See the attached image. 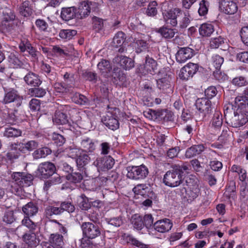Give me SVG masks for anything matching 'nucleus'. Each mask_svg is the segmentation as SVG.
I'll list each match as a JSON object with an SVG mask.
<instances>
[{"label": "nucleus", "mask_w": 248, "mask_h": 248, "mask_svg": "<svg viewBox=\"0 0 248 248\" xmlns=\"http://www.w3.org/2000/svg\"><path fill=\"white\" fill-rule=\"evenodd\" d=\"M198 69V64L189 62L181 68L179 77L182 80H188L197 73Z\"/></svg>", "instance_id": "obj_10"}, {"label": "nucleus", "mask_w": 248, "mask_h": 248, "mask_svg": "<svg viewBox=\"0 0 248 248\" xmlns=\"http://www.w3.org/2000/svg\"><path fill=\"white\" fill-rule=\"evenodd\" d=\"M29 94L37 97H43L46 93V90L42 88H33L29 90Z\"/></svg>", "instance_id": "obj_49"}, {"label": "nucleus", "mask_w": 248, "mask_h": 248, "mask_svg": "<svg viewBox=\"0 0 248 248\" xmlns=\"http://www.w3.org/2000/svg\"><path fill=\"white\" fill-rule=\"evenodd\" d=\"M97 68L100 72L107 77L110 72L112 67L109 61L102 59L97 64Z\"/></svg>", "instance_id": "obj_30"}, {"label": "nucleus", "mask_w": 248, "mask_h": 248, "mask_svg": "<svg viewBox=\"0 0 248 248\" xmlns=\"http://www.w3.org/2000/svg\"><path fill=\"white\" fill-rule=\"evenodd\" d=\"M188 189L186 190V188L183 187L181 190V193L183 194V191L186 192L187 196H188V200H193L196 199L200 193V189L198 186L196 184L191 186L187 185Z\"/></svg>", "instance_id": "obj_24"}, {"label": "nucleus", "mask_w": 248, "mask_h": 248, "mask_svg": "<svg viewBox=\"0 0 248 248\" xmlns=\"http://www.w3.org/2000/svg\"><path fill=\"white\" fill-rule=\"evenodd\" d=\"M188 169L186 166L173 165L171 169L164 176L163 183L166 186L174 187L180 186L183 182V173Z\"/></svg>", "instance_id": "obj_2"}, {"label": "nucleus", "mask_w": 248, "mask_h": 248, "mask_svg": "<svg viewBox=\"0 0 248 248\" xmlns=\"http://www.w3.org/2000/svg\"><path fill=\"white\" fill-rule=\"evenodd\" d=\"M51 153V150L50 148L46 147H43L35 150L32 153V156L34 159H38L45 158Z\"/></svg>", "instance_id": "obj_33"}, {"label": "nucleus", "mask_w": 248, "mask_h": 248, "mask_svg": "<svg viewBox=\"0 0 248 248\" xmlns=\"http://www.w3.org/2000/svg\"><path fill=\"white\" fill-rule=\"evenodd\" d=\"M70 87L71 86L68 84L64 82L56 83L54 84L55 89L59 93L66 92L68 90V88Z\"/></svg>", "instance_id": "obj_58"}, {"label": "nucleus", "mask_w": 248, "mask_h": 248, "mask_svg": "<svg viewBox=\"0 0 248 248\" xmlns=\"http://www.w3.org/2000/svg\"><path fill=\"white\" fill-rule=\"evenodd\" d=\"M204 150V147L203 145H194L187 149L185 155L186 157L190 158L200 154Z\"/></svg>", "instance_id": "obj_29"}, {"label": "nucleus", "mask_w": 248, "mask_h": 248, "mask_svg": "<svg viewBox=\"0 0 248 248\" xmlns=\"http://www.w3.org/2000/svg\"><path fill=\"white\" fill-rule=\"evenodd\" d=\"M113 78V82L119 86L124 85L126 80V76L122 71L119 70L118 72H113L111 75Z\"/></svg>", "instance_id": "obj_36"}, {"label": "nucleus", "mask_w": 248, "mask_h": 248, "mask_svg": "<svg viewBox=\"0 0 248 248\" xmlns=\"http://www.w3.org/2000/svg\"><path fill=\"white\" fill-rule=\"evenodd\" d=\"M220 7L225 14L228 15L234 14L238 9L236 4L232 1L222 0Z\"/></svg>", "instance_id": "obj_22"}, {"label": "nucleus", "mask_w": 248, "mask_h": 248, "mask_svg": "<svg viewBox=\"0 0 248 248\" xmlns=\"http://www.w3.org/2000/svg\"><path fill=\"white\" fill-rule=\"evenodd\" d=\"M131 222L134 228L137 230H141L144 226L142 217L138 214L133 215L131 218Z\"/></svg>", "instance_id": "obj_38"}, {"label": "nucleus", "mask_w": 248, "mask_h": 248, "mask_svg": "<svg viewBox=\"0 0 248 248\" xmlns=\"http://www.w3.org/2000/svg\"><path fill=\"white\" fill-rule=\"evenodd\" d=\"M72 101L81 106H89L90 100L85 95L78 93H75L72 97Z\"/></svg>", "instance_id": "obj_31"}, {"label": "nucleus", "mask_w": 248, "mask_h": 248, "mask_svg": "<svg viewBox=\"0 0 248 248\" xmlns=\"http://www.w3.org/2000/svg\"><path fill=\"white\" fill-rule=\"evenodd\" d=\"M171 80V76L166 74L164 77L156 80L157 87L163 91L167 90L170 87Z\"/></svg>", "instance_id": "obj_25"}, {"label": "nucleus", "mask_w": 248, "mask_h": 248, "mask_svg": "<svg viewBox=\"0 0 248 248\" xmlns=\"http://www.w3.org/2000/svg\"><path fill=\"white\" fill-rule=\"evenodd\" d=\"M113 62L119 64L125 70L130 69L134 66V62L131 59L123 55L116 56L113 59Z\"/></svg>", "instance_id": "obj_16"}, {"label": "nucleus", "mask_w": 248, "mask_h": 248, "mask_svg": "<svg viewBox=\"0 0 248 248\" xmlns=\"http://www.w3.org/2000/svg\"><path fill=\"white\" fill-rule=\"evenodd\" d=\"M1 11H0V14L1 13V30L4 33L11 32L15 28L13 21L15 18V16L10 9L5 8L1 9Z\"/></svg>", "instance_id": "obj_5"}, {"label": "nucleus", "mask_w": 248, "mask_h": 248, "mask_svg": "<svg viewBox=\"0 0 248 248\" xmlns=\"http://www.w3.org/2000/svg\"><path fill=\"white\" fill-rule=\"evenodd\" d=\"M225 39L220 36L212 38L210 42V46L212 48H217L224 44Z\"/></svg>", "instance_id": "obj_47"}, {"label": "nucleus", "mask_w": 248, "mask_h": 248, "mask_svg": "<svg viewBox=\"0 0 248 248\" xmlns=\"http://www.w3.org/2000/svg\"><path fill=\"white\" fill-rule=\"evenodd\" d=\"M155 230L164 233L169 231L172 227V223L169 219L165 218L156 221L153 225Z\"/></svg>", "instance_id": "obj_14"}, {"label": "nucleus", "mask_w": 248, "mask_h": 248, "mask_svg": "<svg viewBox=\"0 0 248 248\" xmlns=\"http://www.w3.org/2000/svg\"><path fill=\"white\" fill-rule=\"evenodd\" d=\"M77 31L74 30H62L59 32V36L62 39L70 40L77 34Z\"/></svg>", "instance_id": "obj_45"}, {"label": "nucleus", "mask_w": 248, "mask_h": 248, "mask_svg": "<svg viewBox=\"0 0 248 248\" xmlns=\"http://www.w3.org/2000/svg\"><path fill=\"white\" fill-rule=\"evenodd\" d=\"M199 33L203 37H209L214 31L213 26L211 24L204 23L199 28Z\"/></svg>", "instance_id": "obj_34"}, {"label": "nucleus", "mask_w": 248, "mask_h": 248, "mask_svg": "<svg viewBox=\"0 0 248 248\" xmlns=\"http://www.w3.org/2000/svg\"><path fill=\"white\" fill-rule=\"evenodd\" d=\"M66 179L71 183H78L83 179V175L79 172H72L66 175Z\"/></svg>", "instance_id": "obj_41"}, {"label": "nucleus", "mask_w": 248, "mask_h": 248, "mask_svg": "<svg viewBox=\"0 0 248 248\" xmlns=\"http://www.w3.org/2000/svg\"><path fill=\"white\" fill-rule=\"evenodd\" d=\"M209 2L206 0H202L199 3L198 13L200 16L206 15L208 11Z\"/></svg>", "instance_id": "obj_46"}, {"label": "nucleus", "mask_w": 248, "mask_h": 248, "mask_svg": "<svg viewBox=\"0 0 248 248\" xmlns=\"http://www.w3.org/2000/svg\"><path fill=\"white\" fill-rule=\"evenodd\" d=\"M16 218L12 211H9L6 212L3 218V221L9 224L14 222Z\"/></svg>", "instance_id": "obj_60"}, {"label": "nucleus", "mask_w": 248, "mask_h": 248, "mask_svg": "<svg viewBox=\"0 0 248 248\" xmlns=\"http://www.w3.org/2000/svg\"><path fill=\"white\" fill-rule=\"evenodd\" d=\"M19 48L22 52L27 51L34 60L37 59L38 54L39 53L32 46L27 40H22L19 45Z\"/></svg>", "instance_id": "obj_18"}, {"label": "nucleus", "mask_w": 248, "mask_h": 248, "mask_svg": "<svg viewBox=\"0 0 248 248\" xmlns=\"http://www.w3.org/2000/svg\"><path fill=\"white\" fill-rule=\"evenodd\" d=\"M52 139L54 142L59 146L62 145L65 141V139L63 136L56 133H54L52 134Z\"/></svg>", "instance_id": "obj_56"}, {"label": "nucleus", "mask_w": 248, "mask_h": 248, "mask_svg": "<svg viewBox=\"0 0 248 248\" xmlns=\"http://www.w3.org/2000/svg\"><path fill=\"white\" fill-rule=\"evenodd\" d=\"M81 201L79 202V207L82 210H87L91 207L88 199L84 195L81 196Z\"/></svg>", "instance_id": "obj_59"}, {"label": "nucleus", "mask_w": 248, "mask_h": 248, "mask_svg": "<svg viewBox=\"0 0 248 248\" xmlns=\"http://www.w3.org/2000/svg\"><path fill=\"white\" fill-rule=\"evenodd\" d=\"M107 221L109 224L115 227H119L123 223L122 217L120 216L107 218Z\"/></svg>", "instance_id": "obj_55"}, {"label": "nucleus", "mask_w": 248, "mask_h": 248, "mask_svg": "<svg viewBox=\"0 0 248 248\" xmlns=\"http://www.w3.org/2000/svg\"><path fill=\"white\" fill-rule=\"evenodd\" d=\"M81 147L85 152H92L95 149V145L90 138H86L82 140Z\"/></svg>", "instance_id": "obj_35"}, {"label": "nucleus", "mask_w": 248, "mask_h": 248, "mask_svg": "<svg viewBox=\"0 0 248 248\" xmlns=\"http://www.w3.org/2000/svg\"><path fill=\"white\" fill-rule=\"evenodd\" d=\"M127 242L140 248H147L146 245L139 241L132 236H128L127 237Z\"/></svg>", "instance_id": "obj_57"}, {"label": "nucleus", "mask_w": 248, "mask_h": 248, "mask_svg": "<svg viewBox=\"0 0 248 248\" xmlns=\"http://www.w3.org/2000/svg\"><path fill=\"white\" fill-rule=\"evenodd\" d=\"M24 81L29 85L38 87L42 83L39 76L33 73L29 72L24 78Z\"/></svg>", "instance_id": "obj_23"}, {"label": "nucleus", "mask_w": 248, "mask_h": 248, "mask_svg": "<svg viewBox=\"0 0 248 248\" xmlns=\"http://www.w3.org/2000/svg\"><path fill=\"white\" fill-rule=\"evenodd\" d=\"M60 209H62V213L64 211H67L69 213H73L75 210V206L69 202H63L61 203Z\"/></svg>", "instance_id": "obj_51"}, {"label": "nucleus", "mask_w": 248, "mask_h": 248, "mask_svg": "<svg viewBox=\"0 0 248 248\" xmlns=\"http://www.w3.org/2000/svg\"><path fill=\"white\" fill-rule=\"evenodd\" d=\"M144 70L142 72L146 74L150 73L155 74L156 73L157 64L156 62L148 56L146 57L145 64L143 65Z\"/></svg>", "instance_id": "obj_20"}, {"label": "nucleus", "mask_w": 248, "mask_h": 248, "mask_svg": "<svg viewBox=\"0 0 248 248\" xmlns=\"http://www.w3.org/2000/svg\"><path fill=\"white\" fill-rule=\"evenodd\" d=\"M91 2L88 1H82L78 9L76 8V17L79 19L85 18L89 15L91 11Z\"/></svg>", "instance_id": "obj_15"}, {"label": "nucleus", "mask_w": 248, "mask_h": 248, "mask_svg": "<svg viewBox=\"0 0 248 248\" xmlns=\"http://www.w3.org/2000/svg\"><path fill=\"white\" fill-rule=\"evenodd\" d=\"M196 107L202 113V117H205L211 111V101L206 98L198 99L196 102Z\"/></svg>", "instance_id": "obj_12"}, {"label": "nucleus", "mask_w": 248, "mask_h": 248, "mask_svg": "<svg viewBox=\"0 0 248 248\" xmlns=\"http://www.w3.org/2000/svg\"><path fill=\"white\" fill-rule=\"evenodd\" d=\"M22 132L20 129L14 127L6 128L4 133V136L7 138H14L20 136Z\"/></svg>", "instance_id": "obj_43"}, {"label": "nucleus", "mask_w": 248, "mask_h": 248, "mask_svg": "<svg viewBox=\"0 0 248 248\" xmlns=\"http://www.w3.org/2000/svg\"><path fill=\"white\" fill-rule=\"evenodd\" d=\"M12 192L16 194L21 190V187L29 186L32 183L33 177L30 174L15 172L12 174Z\"/></svg>", "instance_id": "obj_3"}, {"label": "nucleus", "mask_w": 248, "mask_h": 248, "mask_svg": "<svg viewBox=\"0 0 248 248\" xmlns=\"http://www.w3.org/2000/svg\"><path fill=\"white\" fill-rule=\"evenodd\" d=\"M81 227L83 235L88 239L95 238L101 234L100 228L92 222H84L82 223Z\"/></svg>", "instance_id": "obj_6"}, {"label": "nucleus", "mask_w": 248, "mask_h": 248, "mask_svg": "<svg viewBox=\"0 0 248 248\" xmlns=\"http://www.w3.org/2000/svg\"><path fill=\"white\" fill-rule=\"evenodd\" d=\"M22 224L30 229V232H34L36 227V225L32 222L29 217H25L22 221Z\"/></svg>", "instance_id": "obj_54"}, {"label": "nucleus", "mask_w": 248, "mask_h": 248, "mask_svg": "<svg viewBox=\"0 0 248 248\" xmlns=\"http://www.w3.org/2000/svg\"><path fill=\"white\" fill-rule=\"evenodd\" d=\"M222 124V116L219 112H217L214 114L212 119V125L217 130L219 129Z\"/></svg>", "instance_id": "obj_42"}, {"label": "nucleus", "mask_w": 248, "mask_h": 248, "mask_svg": "<svg viewBox=\"0 0 248 248\" xmlns=\"http://www.w3.org/2000/svg\"><path fill=\"white\" fill-rule=\"evenodd\" d=\"M90 160L89 156L85 153L80 154L77 159V163L78 165L80 167H83L88 164Z\"/></svg>", "instance_id": "obj_48"}, {"label": "nucleus", "mask_w": 248, "mask_h": 248, "mask_svg": "<svg viewBox=\"0 0 248 248\" xmlns=\"http://www.w3.org/2000/svg\"><path fill=\"white\" fill-rule=\"evenodd\" d=\"M157 2L155 1H153L149 4L146 12L148 16H153L156 15L157 13Z\"/></svg>", "instance_id": "obj_50"}, {"label": "nucleus", "mask_w": 248, "mask_h": 248, "mask_svg": "<svg viewBox=\"0 0 248 248\" xmlns=\"http://www.w3.org/2000/svg\"><path fill=\"white\" fill-rule=\"evenodd\" d=\"M56 171L54 164L46 162L40 164L37 170V174L42 178H48L52 176Z\"/></svg>", "instance_id": "obj_9"}, {"label": "nucleus", "mask_w": 248, "mask_h": 248, "mask_svg": "<svg viewBox=\"0 0 248 248\" xmlns=\"http://www.w3.org/2000/svg\"><path fill=\"white\" fill-rule=\"evenodd\" d=\"M45 215L47 218L50 217L53 215H58L62 213V209L60 207L53 206H48L45 209Z\"/></svg>", "instance_id": "obj_44"}, {"label": "nucleus", "mask_w": 248, "mask_h": 248, "mask_svg": "<svg viewBox=\"0 0 248 248\" xmlns=\"http://www.w3.org/2000/svg\"><path fill=\"white\" fill-rule=\"evenodd\" d=\"M224 62V58L221 56L215 54L212 57L211 66L215 68V70L213 72V74L215 78L217 79H220V73H219V69L221 65Z\"/></svg>", "instance_id": "obj_17"}, {"label": "nucleus", "mask_w": 248, "mask_h": 248, "mask_svg": "<svg viewBox=\"0 0 248 248\" xmlns=\"http://www.w3.org/2000/svg\"><path fill=\"white\" fill-rule=\"evenodd\" d=\"M49 241V243L57 248H62L64 244L62 235L58 233L51 234Z\"/></svg>", "instance_id": "obj_32"}, {"label": "nucleus", "mask_w": 248, "mask_h": 248, "mask_svg": "<svg viewBox=\"0 0 248 248\" xmlns=\"http://www.w3.org/2000/svg\"><path fill=\"white\" fill-rule=\"evenodd\" d=\"M22 240L31 248L36 247L39 243V240L34 232L25 233L22 236Z\"/></svg>", "instance_id": "obj_21"}, {"label": "nucleus", "mask_w": 248, "mask_h": 248, "mask_svg": "<svg viewBox=\"0 0 248 248\" xmlns=\"http://www.w3.org/2000/svg\"><path fill=\"white\" fill-rule=\"evenodd\" d=\"M22 100L23 97L18 93L17 91L12 89L5 94L3 102L5 104H12L15 111H16V108L21 105Z\"/></svg>", "instance_id": "obj_8"}, {"label": "nucleus", "mask_w": 248, "mask_h": 248, "mask_svg": "<svg viewBox=\"0 0 248 248\" xmlns=\"http://www.w3.org/2000/svg\"><path fill=\"white\" fill-rule=\"evenodd\" d=\"M136 44H137V52L138 53L145 50L148 47V44L143 40H137Z\"/></svg>", "instance_id": "obj_63"}, {"label": "nucleus", "mask_w": 248, "mask_h": 248, "mask_svg": "<svg viewBox=\"0 0 248 248\" xmlns=\"http://www.w3.org/2000/svg\"><path fill=\"white\" fill-rule=\"evenodd\" d=\"M93 27L97 31L101 30L104 26L103 21L101 18L96 16H93L92 18Z\"/></svg>", "instance_id": "obj_53"}, {"label": "nucleus", "mask_w": 248, "mask_h": 248, "mask_svg": "<svg viewBox=\"0 0 248 248\" xmlns=\"http://www.w3.org/2000/svg\"><path fill=\"white\" fill-rule=\"evenodd\" d=\"M23 213L28 217H31L36 214L38 211L37 204L30 202L22 207Z\"/></svg>", "instance_id": "obj_28"}, {"label": "nucleus", "mask_w": 248, "mask_h": 248, "mask_svg": "<svg viewBox=\"0 0 248 248\" xmlns=\"http://www.w3.org/2000/svg\"><path fill=\"white\" fill-rule=\"evenodd\" d=\"M93 164L98 170L105 171L112 168L114 164V160L110 156H105L97 158Z\"/></svg>", "instance_id": "obj_11"}, {"label": "nucleus", "mask_w": 248, "mask_h": 248, "mask_svg": "<svg viewBox=\"0 0 248 248\" xmlns=\"http://www.w3.org/2000/svg\"><path fill=\"white\" fill-rule=\"evenodd\" d=\"M164 19L167 24L172 27H176L179 24L181 28H186L190 22L189 14L184 13L179 8H174L168 11L164 16Z\"/></svg>", "instance_id": "obj_1"}, {"label": "nucleus", "mask_w": 248, "mask_h": 248, "mask_svg": "<svg viewBox=\"0 0 248 248\" xmlns=\"http://www.w3.org/2000/svg\"><path fill=\"white\" fill-rule=\"evenodd\" d=\"M234 104L238 108H246L248 107V98L245 96H237L235 98Z\"/></svg>", "instance_id": "obj_40"}, {"label": "nucleus", "mask_w": 248, "mask_h": 248, "mask_svg": "<svg viewBox=\"0 0 248 248\" xmlns=\"http://www.w3.org/2000/svg\"><path fill=\"white\" fill-rule=\"evenodd\" d=\"M175 29L163 27L158 30V32L166 39H170L174 36L175 33Z\"/></svg>", "instance_id": "obj_39"}, {"label": "nucleus", "mask_w": 248, "mask_h": 248, "mask_svg": "<svg viewBox=\"0 0 248 248\" xmlns=\"http://www.w3.org/2000/svg\"><path fill=\"white\" fill-rule=\"evenodd\" d=\"M125 34L122 31L117 32L114 36L111 45L114 47L121 46L125 41Z\"/></svg>", "instance_id": "obj_37"}, {"label": "nucleus", "mask_w": 248, "mask_h": 248, "mask_svg": "<svg viewBox=\"0 0 248 248\" xmlns=\"http://www.w3.org/2000/svg\"><path fill=\"white\" fill-rule=\"evenodd\" d=\"M66 152L68 155L72 158H76L78 157L80 155V151L79 149L77 148L69 147L66 149Z\"/></svg>", "instance_id": "obj_62"}, {"label": "nucleus", "mask_w": 248, "mask_h": 248, "mask_svg": "<svg viewBox=\"0 0 248 248\" xmlns=\"http://www.w3.org/2000/svg\"><path fill=\"white\" fill-rule=\"evenodd\" d=\"M126 176L131 179H142L145 178L148 174V170L144 165L139 166H129L126 169Z\"/></svg>", "instance_id": "obj_7"}, {"label": "nucleus", "mask_w": 248, "mask_h": 248, "mask_svg": "<svg viewBox=\"0 0 248 248\" xmlns=\"http://www.w3.org/2000/svg\"><path fill=\"white\" fill-rule=\"evenodd\" d=\"M217 90L215 87L211 86L205 90V95L208 99H211L216 95Z\"/></svg>", "instance_id": "obj_64"}, {"label": "nucleus", "mask_w": 248, "mask_h": 248, "mask_svg": "<svg viewBox=\"0 0 248 248\" xmlns=\"http://www.w3.org/2000/svg\"><path fill=\"white\" fill-rule=\"evenodd\" d=\"M194 52V50L190 47H181L176 54V61L179 63L185 62L193 56Z\"/></svg>", "instance_id": "obj_13"}, {"label": "nucleus", "mask_w": 248, "mask_h": 248, "mask_svg": "<svg viewBox=\"0 0 248 248\" xmlns=\"http://www.w3.org/2000/svg\"><path fill=\"white\" fill-rule=\"evenodd\" d=\"M232 83L235 85L242 87L247 85L248 84V80L245 77L240 76L234 78L232 80Z\"/></svg>", "instance_id": "obj_52"}, {"label": "nucleus", "mask_w": 248, "mask_h": 248, "mask_svg": "<svg viewBox=\"0 0 248 248\" xmlns=\"http://www.w3.org/2000/svg\"><path fill=\"white\" fill-rule=\"evenodd\" d=\"M53 121L58 124H67L68 126H70L68 116L59 110L56 111Z\"/></svg>", "instance_id": "obj_26"}, {"label": "nucleus", "mask_w": 248, "mask_h": 248, "mask_svg": "<svg viewBox=\"0 0 248 248\" xmlns=\"http://www.w3.org/2000/svg\"><path fill=\"white\" fill-rule=\"evenodd\" d=\"M38 146V143L35 140H30L25 144L21 143H15L12 146V149L25 152V150L31 151L36 149Z\"/></svg>", "instance_id": "obj_19"}, {"label": "nucleus", "mask_w": 248, "mask_h": 248, "mask_svg": "<svg viewBox=\"0 0 248 248\" xmlns=\"http://www.w3.org/2000/svg\"><path fill=\"white\" fill-rule=\"evenodd\" d=\"M240 36L244 44L248 46V26L244 27L241 29Z\"/></svg>", "instance_id": "obj_61"}, {"label": "nucleus", "mask_w": 248, "mask_h": 248, "mask_svg": "<svg viewBox=\"0 0 248 248\" xmlns=\"http://www.w3.org/2000/svg\"><path fill=\"white\" fill-rule=\"evenodd\" d=\"M107 108L108 111L102 118V122L109 129L115 130L119 126L118 120V115L120 113L119 109L116 107H110L109 105H108Z\"/></svg>", "instance_id": "obj_4"}, {"label": "nucleus", "mask_w": 248, "mask_h": 248, "mask_svg": "<svg viewBox=\"0 0 248 248\" xmlns=\"http://www.w3.org/2000/svg\"><path fill=\"white\" fill-rule=\"evenodd\" d=\"M61 16L65 21H69L76 17V8L74 7L62 8Z\"/></svg>", "instance_id": "obj_27"}]
</instances>
